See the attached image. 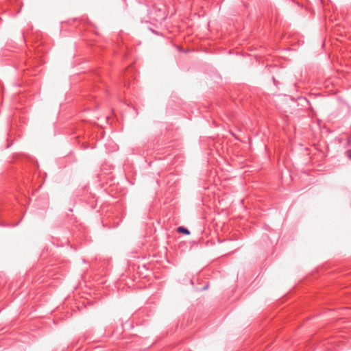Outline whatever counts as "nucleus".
<instances>
[{
  "label": "nucleus",
  "mask_w": 351,
  "mask_h": 351,
  "mask_svg": "<svg viewBox=\"0 0 351 351\" xmlns=\"http://www.w3.org/2000/svg\"><path fill=\"white\" fill-rule=\"evenodd\" d=\"M149 14L152 20L159 23L163 21L167 17L166 10L164 7L158 8L156 6H154L152 10L150 11Z\"/></svg>",
  "instance_id": "obj_1"
},
{
  "label": "nucleus",
  "mask_w": 351,
  "mask_h": 351,
  "mask_svg": "<svg viewBox=\"0 0 351 351\" xmlns=\"http://www.w3.org/2000/svg\"><path fill=\"white\" fill-rule=\"evenodd\" d=\"M178 232L184 233V234H187V235L190 234L189 230L187 228H184L183 226L179 227L178 228Z\"/></svg>",
  "instance_id": "obj_2"
},
{
  "label": "nucleus",
  "mask_w": 351,
  "mask_h": 351,
  "mask_svg": "<svg viewBox=\"0 0 351 351\" xmlns=\"http://www.w3.org/2000/svg\"><path fill=\"white\" fill-rule=\"evenodd\" d=\"M176 48V49L180 52L186 53L189 51L188 49H183L182 45H173Z\"/></svg>",
  "instance_id": "obj_3"
},
{
  "label": "nucleus",
  "mask_w": 351,
  "mask_h": 351,
  "mask_svg": "<svg viewBox=\"0 0 351 351\" xmlns=\"http://www.w3.org/2000/svg\"><path fill=\"white\" fill-rule=\"evenodd\" d=\"M346 154V156L351 160V150H348Z\"/></svg>",
  "instance_id": "obj_4"
}]
</instances>
